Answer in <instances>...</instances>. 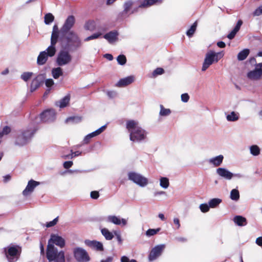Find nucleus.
<instances>
[{"label":"nucleus","instance_id":"6e6d98bb","mask_svg":"<svg viewBox=\"0 0 262 262\" xmlns=\"http://www.w3.org/2000/svg\"><path fill=\"white\" fill-rule=\"evenodd\" d=\"M181 98L183 102H187L189 99V96L187 93H184L181 95Z\"/></svg>","mask_w":262,"mask_h":262},{"label":"nucleus","instance_id":"6ab92c4d","mask_svg":"<svg viewBox=\"0 0 262 262\" xmlns=\"http://www.w3.org/2000/svg\"><path fill=\"white\" fill-rule=\"evenodd\" d=\"M216 174L224 179L230 180L232 179L233 173L225 168L219 167L216 169Z\"/></svg>","mask_w":262,"mask_h":262},{"label":"nucleus","instance_id":"3c124183","mask_svg":"<svg viewBox=\"0 0 262 262\" xmlns=\"http://www.w3.org/2000/svg\"><path fill=\"white\" fill-rule=\"evenodd\" d=\"M237 31H236V30H235L234 29H232L229 33V34L227 35V37L230 39V40H231L232 39H233L235 35H236V34L237 33Z\"/></svg>","mask_w":262,"mask_h":262},{"label":"nucleus","instance_id":"e2e57ef3","mask_svg":"<svg viewBox=\"0 0 262 262\" xmlns=\"http://www.w3.org/2000/svg\"><path fill=\"white\" fill-rule=\"evenodd\" d=\"M73 165L72 161H66L63 163V167L64 168L68 169L71 167Z\"/></svg>","mask_w":262,"mask_h":262},{"label":"nucleus","instance_id":"4d7b16f0","mask_svg":"<svg viewBox=\"0 0 262 262\" xmlns=\"http://www.w3.org/2000/svg\"><path fill=\"white\" fill-rule=\"evenodd\" d=\"M54 82L52 79H47L45 80L46 86L50 88L54 84Z\"/></svg>","mask_w":262,"mask_h":262},{"label":"nucleus","instance_id":"4c0bfd02","mask_svg":"<svg viewBox=\"0 0 262 262\" xmlns=\"http://www.w3.org/2000/svg\"><path fill=\"white\" fill-rule=\"evenodd\" d=\"M103 33L101 32H97L84 38V41H89L91 40L96 39L101 37Z\"/></svg>","mask_w":262,"mask_h":262},{"label":"nucleus","instance_id":"052dcab7","mask_svg":"<svg viewBox=\"0 0 262 262\" xmlns=\"http://www.w3.org/2000/svg\"><path fill=\"white\" fill-rule=\"evenodd\" d=\"M99 196V193L98 191H93L91 192V197L93 199H97Z\"/></svg>","mask_w":262,"mask_h":262},{"label":"nucleus","instance_id":"4468645a","mask_svg":"<svg viewBox=\"0 0 262 262\" xmlns=\"http://www.w3.org/2000/svg\"><path fill=\"white\" fill-rule=\"evenodd\" d=\"M262 76V67H256V68L247 74L248 78L251 80H256Z\"/></svg>","mask_w":262,"mask_h":262},{"label":"nucleus","instance_id":"cd10ccee","mask_svg":"<svg viewBox=\"0 0 262 262\" xmlns=\"http://www.w3.org/2000/svg\"><path fill=\"white\" fill-rule=\"evenodd\" d=\"M226 119L229 122H235L239 118V114L237 112L232 111L229 114H226Z\"/></svg>","mask_w":262,"mask_h":262},{"label":"nucleus","instance_id":"f257e3e1","mask_svg":"<svg viewBox=\"0 0 262 262\" xmlns=\"http://www.w3.org/2000/svg\"><path fill=\"white\" fill-rule=\"evenodd\" d=\"M76 22L75 17L73 15L68 16L63 25L59 29L57 24H55L53 27L52 32L69 42H81L78 35L73 30Z\"/></svg>","mask_w":262,"mask_h":262},{"label":"nucleus","instance_id":"9b49d317","mask_svg":"<svg viewBox=\"0 0 262 262\" xmlns=\"http://www.w3.org/2000/svg\"><path fill=\"white\" fill-rule=\"evenodd\" d=\"M74 256L79 262H88L90 260L87 252L81 248H77L74 250Z\"/></svg>","mask_w":262,"mask_h":262},{"label":"nucleus","instance_id":"f8f14e48","mask_svg":"<svg viewBox=\"0 0 262 262\" xmlns=\"http://www.w3.org/2000/svg\"><path fill=\"white\" fill-rule=\"evenodd\" d=\"M56 113L54 110L50 109L43 112L40 115L41 120L45 122H51L55 120Z\"/></svg>","mask_w":262,"mask_h":262},{"label":"nucleus","instance_id":"13d9d810","mask_svg":"<svg viewBox=\"0 0 262 262\" xmlns=\"http://www.w3.org/2000/svg\"><path fill=\"white\" fill-rule=\"evenodd\" d=\"M173 221L174 224L176 225V229H179L181 226L179 219L178 217H174Z\"/></svg>","mask_w":262,"mask_h":262},{"label":"nucleus","instance_id":"dca6fc26","mask_svg":"<svg viewBox=\"0 0 262 262\" xmlns=\"http://www.w3.org/2000/svg\"><path fill=\"white\" fill-rule=\"evenodd\" d=\"M40 184V182L35 181L33 180H30L26 187L23 191V194L26 196L30 195L34 190L35 188Z\"/></svg>","mask_w":262,"mask_h":262},{"label":"nucleus","instance_id":"423d86ee","mask_svg":"<svg viewBox=\"0 0 262 262\" xmlns=\"http://www.w3.org/2000/svg\"><path fill=\"white\" fill-rule=\"evenodd\" d=\"M4 252L9 262H15L20 256L21 248L18 246L10 245L4 248Z\"/></svg>","mask_w":262,"mask_h":262},{"label":"nucleus","instance_id":"ea45409f","mask_svg":"<svg viewBox=\"0 0 262 262\" xmlns=\"http://www.w3.org/2000/svg\"><path fill=\"white\" fill-rule=\"evenodd\" d=\"M52 74L53 77L55 79H57L59 78L60 76H61L62 75V69L59 67L56 68H54L52 69Z\"/></svg>","mask_w":262,"mask_h":262},{"label":"nucleus","instance_id":"1a4fd4ad","mask_svg":"<svg viewBox=\"0 0 262 262\" xmlns=\"http://www.w3.org/2000/svg\"><path fill=\"white\" fill-rule=\"evenodd\" d=\"M128 179L141 187H145L148 183V179L140 173L131 171L128 173Z\"/></svg>","mask_w":262,"mask_h":262},{"label":"nucleus","instance_id":"774afa93","mask_svg":"<svg viewBox=\"0 0 262 262\" xmlns=\"http://www.w3.org/2000/svg\"><path fill=\"white\" fill-rule=\"evenodd\" d=\"M256 244L259 246H262V237H258L256 239Z\"/></svg>","mask_w":262,"mask_h":262},{"label":"nucleus","instance_id":"69168bd1","mask_svg":"<svg viewBox=\"0 0 262 262\" xmlns=\"http://www.w3.org/2000/svg\"><path fill=\"white\" fill-rule=\"evenodd\" d=\"M115 234L116 236V238L119 243V244H121L122 243V239L121 238V236L120 234L117 233L116 232H115Z\"/></svg>","mask_w":262,"mask_h":262},{"label":"nucleus","instance_id":"de8ad7c7","mask_svg":"<svg viewBox=\"0 0 262 262\" xmlns=\"http://www.w3.org/2000/svg\"><path fill=\"white\" fill-rule=\"evenodd\" d=\"M210 206L209 204H202L200 205V209L202 212L205 213L209 210Z\"/></svg>","mask_w":262,"mask_h":262},{"label":"nucleus","instance_id":"58836bf2","mask_svg":"<svg viewBox=\"0 0 262 262\" xmlns=\"http://www.w3.org/2000/svg\"><path fill=\"white\" fill-rule=\"evenodd\" d=\"M116 60L118 64L120 66L125 65L127 61L126 56L123 54H119L117 57Z\"/></svg>","mask_w":262,"mask_h":262},{"label":"nucleus","instance_id":"2f4dec72","mask_svg":"<svg viewBox=\"0 0 262 262\" xmlns=\"http://www.w3.org/2000/svg\"><path fill=\"white\" fill-rule=\"evenodd\" d=\"M55 17L54 15L50 12L47 13L44 16V23L47 25H50L54 21Z\"/></svg>","mask_w":262,"mask_h":262},{"label":"nucleus","instance_id":"bb28decb","mask_svg":"<svg viewBox=\"0 0 262 262\" xmlns=\"http://www.w3.org/2000/svg\"><path fill=\"white\" fill-rule=\"evenodd\" d=\"M250 53V50L245 48L241 50L237 55V59L238 61H243L246 59Z\"/></svg>","mask_w":262,"mask_h":262},{"label":"nucleus","instance_id":"ddd939ff","mask_svg":"<svg viewBox=\"0 0 262 262\" xmlns=\"http://www.w3.org/2000/svg\"><path fill=\"white\" fill-rule=\"evenodd\" d=\"M45 77L43 74L38 75L33 79L30 85V91L33 92L37 90L43 83Z\"/></svg>","mask_w":262,"mask_h":262},{"label":"nucleus","instance_id":"2eb2a0df","mask_svg":"<svg viewBox=\"0 0 262 262\" xmlns=\"http://www.w3.org/2000/svg\"><path fill=\"white\" fill-rule=\"evenodd\" d=\"M85 245L90 248L99 251L103 250V246L102 243L93 240L85 239L84 242Z\"/></svg>","mask_w":262,"mask_h":262},{"label":"nucleus","instance_id":"a19ab883","mask_svg":"<svg viewBox=\"0 0 262 262\" xmlns=\"http://www.w3.org/2000/svg\"><path fill=\"white\" fill-rule=\"evenodd\" d=\"M222 202V200L218 198H214L210 200L208 204L210 208H215Z\"/></svg>","mask_w":262,"mask_h":262},{"label":"nucleus","instance_id":"c03bdc74","mask_svg":"<svg viewBox=\"0 0 262 262\" xmlns=\"http://www.w3.org/2000/svg\"><path fill=\"white\" fill-rule=\"evenodd\" d=\"M160 230L161 229L160 228L157 229H149L146 231L145 234L147 237H150L158 233Z\"/></svg>","mask_w":262,"mask_h":262},{"label":"nucleus","instance_id":"f03ea898","mask_svg":"<svg viewBox=\"0 0 262 262\" xmlns=\"http://www.w3.org/2000/svg\"><path fill=\"white\" fill-rule=\"evenodd\" d=\"M81 45L82 42L64 41L61 46V49L56 57V62L57 66H64L69 64L72 59L70 52L77 51Z\"/></svg>","mask_w":262,"mask_h":262},{"label":"nucleus","instance_id":"37998d69","mask_svg":"<svg viewBox=\"0 0 262 262\" xmlns=\"http://www.w3.org/2000/svg\"><path fill=\"white\" fill-rule=\"evenodd\" d=\"M160 185L161 187L166 189L169 185V180L165 177H162L160 180Z\"/></svg>","mask_w":262,"mask_h":262},{"label":"nucleus","instance_id":"0e129e2a","mask_svg":"<svg viewBox=\"0 0 262 262\" xmlns=\"http://www.w3.org/2000/svg\"><path fill=\"white\" fill-rule=\"evenodd\" d=\"M10 131H11V128L9 127L6 126L3 128V130L2 132L4 135H7L8 134H9L10 132Z\"/></svg>","mask_w":262,"mask_h":262},{"label":"nucleus","instance_id":"8fccbe9b","mask_svg":"<svg viewBox=\"0 0 262 262\" xmlns=\"http://www.w3.org/2000/svg\"><path fill=\"white\" fill-rule=\"evenodd\" d=\"M256 62L254 57H250L245 62V66L255 65Z\"/></svg>","mask_w":262,"mask_h":262},{"label":"nucleus","instance_id":"680f3d73","mask_svg":"<svg viewBox=\"0 0 262 262\" xmlns=\"http://www.w3.org/2000/svg\"><path fill=\"white\" fill-rule=\"evenodd\" d=\"M103 56V57H104L109 61H112L114 59L113 56L112 55V54L110 53H105Z\"/></svg>","mask_w":262,"mask_h":262},{"label":"nucleus","instance_id":"0eeeda50","mask_svg":"<svg viewBox=\"0 0 262 262\" xmlns=\"http://www.w3.org/2000/svg\"><path fill=\"white\" fill-rule=\"evenodd\" d=\"M65 40L52 32L50 38V45L44 51L50 57L54 56L56 52V45L59 42L60 47L64 43Z\"/></svg>","mask_w":262,"mask_h":262},{"label":"nucleus","instance_id":"4be33fe9","mask_svg":"<svg viewBox=\"0 0 262 262\" xmlns=\"http://www.w3.org/2000/svg\"><path fill=\"white\" fill-rule=\"evenodd\" d=\"M224 156L222 155H220L209 159L208 161L209 164L214 167H219L222 164Z\"/></svg>","mask_w":262,"mask_h":262},{"label":"nucleus","instance_id":"a878e982","mask_svg":"<svg viewBox=\"0 0 262 262\" xmlns=\"http://www.w3.org/2000/svg\"><path fill=\"white\" fill-rule=\"evenodd\" d=\"M48 57L49 56L45 51L40 52L37 59V64L38 66L44 64L46 62Z\"/></svg>","mask_w":262,"mask_h":262},{"label":"nucleus","instance_id":"c756f323","mask_svg":"<svg viewBox=\"0 0 262 262\" xmlns=\"http://www.w3.org/2000/svg\"><path fill=\"white\" fill-rule=\"evenodd\" d=\"M233 221L236 225L239 226H244L247 224L246 218L240 215L235 216L234 217Z\"/></svg>","mask_w":262,"mask_h":262},{"label":"nucleus","instance_id":"49530a36","mask_svg":"<svg viewBox=\"0 0 262 262\" xmlns=\"http://www.w3.org/2000/svg\"><path fill=\"white\" fill-rule=\"evenodd\" d=\"M163 69L161 68H158L152 72V76L156 77L158 75H161L164 73Z\"/></svg>","mask_w":262,"mask_h":262},{"label":"nucleus","instance_id":"c85d7f7f","mask_svg":"<svg viewBox=\"0 0 262 262\" xmlns=\"http://www.w3.org/2000/svg\"><path fill=\"white\" fill-rule=\"evenodd\" d=\"M197 26L198 21L196 20L190 26L189 28L186 31V34L188 37L190 38L193 36L196 30Z\"/></svg>","mask_w":262,"mask_h":262},{"label":"nucleus","instance_id":"a211bd4d","mask_svg":"<svg viewBox=\"0 0 262 262\" xmlns=\"http://www.w3.org/2000/svg\"><path fill=\"white\" fill-rule=\"evenodd\" d=\"M106 221L113 223L116 225L125 226L127 224V220L125 219H121L116 215H109L106 219Z\"/></svg>","mask_w":262,"mask_h":262},{"label":"nucleus","instance_id":"412c9836","mask_svg":"<svg viewBox=\"0 0 262 262\" xmlns=\"http://www.w3.org/2000/svg\"><path fill=\"white\" fill-rule=\"evenodd\" d=\"M135 81L134 76H129L124 78L120 79L118 82L115 84V86L118 88L125 87Z\"/></svg>","mask_w":262,"mask_h":262},{"label":"nucleus","instance_id":"79ce46f5","mask_svg":"<svg viewBox=\"0 0 262 262\" xmlns=\"http://www.w3.org/2000/svg\"><path fill=\"white\" fill-rule=\"evenodd\" d=\"M105 128H106V125H103V126H101V127H100L99 128H98V129H97L96 130H95V132H93L89 134V135L90 137V138H94L96 136H98L101 133H102L104 130Z\"/></svg>","mask_w":262,"mask_h":262},{"label":"nucleus","instance_id":"aec40b11","mask_svg":"<svg viewBox=\"0 0 262 262\" xmlns=\"http://www.w3.org/2000/svg\"><path fill=\"white\" fill-rule=\"evenodd\" d=\"M49 243L52 245L55 244L61 248L63 247L65 245L64 239L62 237L56 234L51 235V238L48 241V243Z\"/></svg>","mask_w":262,"mask_h":262},{"label":"nucleus","instance_id":"f3484780","mask_svg":"<svg viewBox=\"0 0 262 262\" xmlns=\"http://www.w3.org/2000/svg\"><path fill=\"white\" fill-rule=\"evenodd\" d=\"M119 35V32L117 30H114L103 35V38L107 40L110 43H113L118 40Z\"/></svg>","mask_w":262,"mask_h":262},{"label":"nucleus","instance_id":"338daca9","mask_svg":"<svg viewBox=\"0 0 262 262\" xmlns=\"http://www.w3.org/2000/svg\"><path fill=\"white\" fill-rule=\"evenodd\" d=\"M217 46L220 48H225L226 47V43L223 41H219L217 42Z\"/></svg>","mask_w":262,"mask_h":262},{"label":"nucleus","instance_id":"c9c22d12","mask_svg":"<svg viewBox=\"0 0 262 262\" xmlns=\"http://www.w3.org/2000/svg\"><path fill=\"white\" fill-rule=\"evenodd\" d=\"M250 154L254 156H257L260 154V148L256 145H253L249 147Z\"/></svg>","mask_w":262,"mask_h":262},{"label":"nucleus","instance_id":"e433bc0d","mask_svg":"<svg viewBox=\"0 0 262 262\" xmlns=\"http://www.w3.org/2000/svg\"><path fill=\"white\" fill-rule=\"evenodd\" d=\"M230 198L232 200L237 201L239 199V192L237 189H233L230 192Z\"/></svg>","mask_w":262,"mask_h":262},{"label":"nucleus","instance_id":"b1692460","mask_svg":"<svg viewBox=\"0 0 262 262\" xmlns=\"http://www.w3.org/2000/svg\"><path fill=\"white\" fill-rule=\"evenodd\" d=\"M70 96L69 95H66L63 98L56 102V105L60 108H64L67 106L70 102Z\"/></svg>","mask_w":262,"mask_h":262},{"label":"nucleus","instance_id":"5fc2aeb1","mask_svg":"<svg viewBox=\"0 0 262 262\" xmlns=\"http://www.w3.org/2000/svg\"><path fill=\"white\" fill-rule=\"evenodd\" d=\"M106 94L110 98L112 99L117 96V93L114 91H109L107 92Z\"/></svg>","mask_w":262,"mask_h":262},{"label":"nucleus","instance_id":"7c9ffc66","mask_svg":"<svg viewBox=\"0 0 262 262\" xmlns=\"http://www.w3.org/2000/svg\"><path fill=\"white\" fill-rule=\"evenodd\" d=\"M96 24L94 20H88L86 21L84 25V28L87 31H93L95 29Z\"/></svg>","mask_w":262,"mask_h":262},{"label":"nucleus","instance_id":"72a5a7b5","mask_svg":"<svg viewBox=\"0 0 262 262\" xmlns=\"http://www.w3.org/2000/svg\"><path fill=\"white\" fill-rule=\"evenodd\" d=\"M160 112H159V116L161 117H166L169 116L171 113V111L169 108H166L164 107V106L162 104L160 105Z\"/></svg>","mask_w":262,"mask_h":262},{"label":"nucleus","instance_id":"39448f33","mask_svg":"<svg viewBox=\"0 0 262 262\" xmlns=\"http://www.w3.org/2000/svg\"><path fill=\"white\" fill-rule=\"evenodd\" d=\"M47 257L49 261L64 262V256L63 251L58 252L54 245L48 243L47 250Z\"/></svg>","mask_w":262,"mask_h":262},{"label":"nucleus","instance_id":"603ef678","mask_svg":"<svg viewBox=\"0 0 262 262\" xmlns=\"http://www.w3.org/2000/svg\"><path fill=\"white\" fill-rule=\"evenodd\" d=\"M58 221V217H56L53 221L47 222L46 224V227L48 228L53 227L55 226Z\"/></svg>","mask_w":262,"mask_h":262},{"label":"nucleus","instance_id":"09e8293b","mask_svg":"<svg viewBox=\"0 0 262 262\" xmlns=\"http://www.w3.org/2000/svg\"><path fill=\"white\" fill-rule=\"evenodd\" d=\"M262 14V5L258 6L252 13L254 16H259Z\"/></svg>","mask_w":262,"mask_h":262},{"label":"nucleus","instance_id":"393cba45","mask_svg":"<svg viewBox=\"0 0 262 262\" xmlns=\"http://www.w3.org/2000/svg\"><path fill=\"white\" fill-rule=\"evenodd\" d=\"M133 5V2H132V1H125L123 4L124 10L118 14V18H119L122 17L125 13H127V12H128Z\"/></svg>","mask_w":262,"mask_h":262},{"label":"nucleus","instance_id":"6e6552de","mask_svg":"<svg viewBox=\"0 0 262 262\" xmlns=\"http://www.w3.org/2000/svg\"><path fill=\"white\" fill-rule=\"evenodd\" d=\"M224 55L223 51L215 52L213 50H210L206 54L202 66H211L217 62L224 56Z\"/></svg>","mask_w":262,"mask_h":262},{"label":"nucleus","instance_id":"f704fd0d","mask_svg":"<svg viewBox=\"0 0 262 262\" xmlns=\"http://www.w3.org/2000/svg\"><path fill=\"white\" fill-rule=\"evenodd\" d=\"M101 232L106 240H111L114 237L113 234L106 228L102 229Z\"/></svg>","mask_w":262,"mask_h":262},{"label":"nucleus","instance_id":"473e14b6","mask_svg":"<svg viewBox=\"0 0 262 262\" xmlns=\"http://www.w3.org/2000/svg\"><path fill=\"white\" fill-rule=\"evenodd\" d=\"M82 120V118L81 116H73L70 117L66 120L65 122L66 123H78L80 122Z\"/></svg>","mask_w":262,"mask_h":262},{"label":"nucleus","instance_id":"9d476101","mask_svg":"<svg viewBox=\"0 0 262 262\" xmlns=\"http://www.w3.org/2000/svg\"><path fill=\"white\" fill-rule=\"evenodd\" d=\"M165 248V244L158 245L155 246L151 250L148 259L149 261H153L159 257L162 253Z\"/></svg>","mask_w":262,"mask_h":262},{"label":"nucleus","instance_id":"864d4df0","mask_svg":"<svg viewBox=\"0 0 262 262\" xmlns=\"http://www.w3.org/2000/svg\"><path fill=\"white\" fill-rule=\"evenodd\" d=\"M243 24V20L242 19H238L236 22V25L233 29L236 30V31L238 32Z\"/></svg>","mask_w":262,"mask_h":262},{"label":"nucleus","instance_id":"5701e85b","mask_svg":"<svg viewBox=\"0 0 262 262\" xmlns=\"http://www.w3.org/2000/svg\"><path fill=\"white\" fill-rule=\"evenodd\" d=\"M162 1L163 0H143L139 5V7L148 8L152 5L160 4Z\"/></svg>","mask_w":262,"mask_h":262},{"label":"nucleus","instance_id":"7ed1b4c3","mask_svg":"<svg viewBox=\"0 0 262 262\" xmlns=\"http://www.w3.org/2000/svg\"><path fill=\"white\" fill-rule=\"evenodd\" d=\"M126 128L129 133L130 140L133 142H139L146 137L147 132L135 120H129L126 122Z\"/></svg>","mask_w":262,"mask_h":262},{"label":"nucleus","instance_id":"20e7f679","mask_svg":"<svg viewBox=\"0 0 262 262\" xmlns=\"http://www.w3.org/2000/svg\"><path fill=\"white\" fill-rule=\"evenodd\" d=\"M36 131V128L32 125L20 131L16 139V144L20 146L26 145L30 141Z\"/></svg>","mask_w":262,"mask_h":262},{"label":"nucleus","instance_id":"bf43d9fd","mask_svg":"<svg viewBox=\"0 0 262 262\" xmlns=\"http://www.w3.org/2000/svg\"><path fill=\"white\" fill-rule=\"evenodd\" d=\"M121 262H137L136 260L135 259H131L129 260V258L125 256H123L121 258Z\"/></svg>","mask_w":262,"mask_h":262},{"label":"nucleus","instance_id":"a18cd8bd","mask_svg":"<svg viewBox=\"0 0 262 262\" xmlns=\"http://www.w3.org/2000/svg\"><path fill=\"white\" fill-rule=\"evenodd\" d=\"M33 73L32 72H24L21 75V78L24 81H28L32 76Z\"/></svg>","mask_w":262,"mask_h":262}]
</instances>
